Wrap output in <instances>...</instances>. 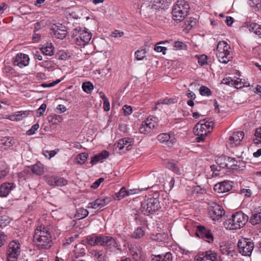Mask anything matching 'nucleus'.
Segmentation results:
<instances>
[{"label":"nucleus","instance_id":"f257e3e1","mask_svg":"<svg viewBox=\"0 0 261 261\" xmlns=\"http://www.w3.org/2000/svg\"><path fill=\"white\" fill-rule=\"evenodd\" d=\"M248 220V216L240 211L235 213L224 222L226 228L230 230L239 229L243 227Z\"/></svg>","mask_w":261,"mask_h":261},{"label":"nucleus","instance_id":"f03ea898","mask_svg":"<svg viewBox=\"0 0 261 261\" xmlns=\"http://www.w3.org/2000/svg\"><path fill=\"white\" fill-rule=\"evenodd\" d=\"M72 41L79 46L86 45L91 40L92 34L86 28L80 27L74 29L70 33Z\"/></svg>","mask_w":261,"mask_h":261},{"label":"nucleus","instance_id":"7ed1b4c3","mask_svg":"<svg viewBox=\"0 0 261 261\" xmlns=\"http://www.w3.org/2000/svg\"><path fill=\"white\" fill-rule=\"evenodd\" d=\"M230 46L225 41H220L217 46L216 55L220 62L226 64L232 59L230 54Z\"/></svg>","mask_w":261,"mask_h":261},{"label":"nucleus","instance_id":"20e7f679","mask_svg":"<svg viewBox=\"0 0 261 261\" xmlns=\"http://www.w3.org/2000/svg\"><path fill=\"white\" fill-rule=\"evenodd\" d=\"M161 208L159 200L158 198H150L141 203V210L144 215L153 214Z\"/></svg>","mask_w":261,"mask_h":261},{"label":"nucleus","instance_id":"39448f33","mask_svg":"<svg viewBox=\"0 0 261 261\" xmlns=\"http://www.w3.org/2000/svg\"><path fill=\"white\" fill-rule=\"evenodd\" d=\"M254 247V242L251 239L242 238L238 243V251L244 256H250Z\"/></svg>","mask_w":261,"mask_h":261},{"label":"nucleus","instance_id":"423d86ee","mask_svg":"<svg viewBox=\"0 0 261 261\" xmlns=\"http://www.w3.org/2000/svg\"><path fill=\"white\" fill-rule=\"evenodd\" d=\"M158 126V118L150 116L143 121L139 128V130L141 134H147L150 133L153 128H156Z\"/></svg>","mask_w":261,"mask_h":261},{"label":"nucleus","instance_id":"0eeeda50","mask_svg":"<svg viewBox=\"0 0 261 261\" xmlns=\"http://www.w3.org/2000/svg\"><path fill=\"white\" fill-rule=\"evenodd\" d=\"M208 211L211 217L213 220H218L225 214L224 209L221 206L214 202L208 203Z\"/></svg>","mask_w":261,"mask_h":261},{"label":"nucleus","instance_id":"6e6552de","mask_svg":"<svg viewBox=\"0 0 261 261\" xmlns=\"http://www.w3.org/2000/svg\"><path fill=\"white\" fill-rule=\"evenodd\" d=\"M20 252V244L14 241L10 242L7 252V261H16Z\"/></svg>","mask_w":261,"mask_h":261},{"label":"nucleus","instance_id":"1a4fd4ad","mask_svg":"<svg viewBox=\"0 0 261 261\" xmlns=\"http://www.w3.org/2000/svg\"><path fill=\"white\" fill-rule=\"evenodd\" d=\"M34 242L36 246L40 249H47L49 248L52 244V238L51 235L43 236L41 238L34 239Z\"/></svg>","mask_w":261,"mask_h":261},{"label":"nucleus","instance_id":"9d476101","mask_svg":"<svg viewBox=\"0 0 261 261\" xmlns=\"http://www.w3.org/2000/svg\"><path fill=\"white\" fill-rule=\"evenodd\" d=\"M148 188H149V187L142 189H133L127 191L125 187H122L118 193H115V200H120L126 196L139 193L143 190H147Z\"/></svg>","mask_w":261,"mask_h":261},{"label":"nucleus","instance_id":"9b49d317","mask_svg":"<svg viewBox=\"0 0 261 261\" xmlns=\"http://www.w3.org/2000/svg\"><path fill=\"white\" fill-rule=\"evenodd\" d=\"M196 235L208 243L212 242L214 240L211 230L203 226L198 225L197 226Z\"/></svg>","mask_w":261,"mask_h":261},{"label":"nucleus","instance_id":"f8f14e48","mask_svg":"<svg viewBox=\"0 0 261 261\" xmlns=\"http://www.w3.org/2000/svg\"><path fill=\"white\" fill-rule=\"evenodd\" d=\"M214 127V123L212 121H205V119L200 120L195 125L194 129L197 130L205 132L206 134L211 133Z\"/></svg>","mask_w":261,"mask_h":261},{"label":"nucleus","instance_id":"ddd939ff","mask_svg":"<svg viewBox=\"0 0 261 261\" xmlns=\"http://www.w3.org/2000/svg\"><path fill=\"white\" fill-rule=\"evenodd\" d=\"M29 57L27 55L19 53L13 58V64L20 68L27 66L29 63Z\"/></svg>","mask_w":261,"mask_h":261},{"label":"nucleus","instance_id":"4468645a","mask_svg":"<svg viewBox=\"0 0 261 261\" xmlns=\"http://www.w3.org/2000/svg\"><path fill=\"white\" fill-rule=\"evenodd\" d=\"M232 182L224 181L214 186V191L218 193H223L230 191L232 188Z\"/></svg>","mask_w":261,"mask_h":261},{"label":"nucleus","instance_id":"2eb2a0df","mask_svg":"<svg viewBox=\"0 0 261 261\" xmlns=\"http://www.w3.org/2000/svg\"><path fill=\"white\" fill-rule=\"evenodd\" d=\"M53 34L55 37L63 39L66 36L67 33L65 30V27L62 25L61 24L58 25H54L51 29Z\"/></svg>","mask_w":261,"mask_h":261},{"label":"nucleus","instance_id":"dca6fc26","mask_svg":"<svg viewBox=\"0 0 261 261\" xmlns=\"http://www.w3.org/2000/svg\"><path fill=\"white\" fill-rule=\"evenodd\" d=\"M244 136V134L243 132L240 131L233 133V134L230 136L227 143L230 147L236 146L240 144V142L243 139Z\"/></svg>","mask_w":261,"mask_h":261},{"label":"nucleus","instance_id":"f3484780","mask_svg":"<svg viewBox=\"0 0 261 261\" xmlns=\"http://www.w3.org/2000/svg\"><path fill=\"white\" fill-rule=\"evenodd\" d=\"M110 202V198L109 197L98 198L94 201L90 202L87 207L94 209H100L108 204Z\"/></svg>","mask_w":261,"mask_h":261},{"label":"nucleus","instance_id":"a211bd4d","mask_svg":"<svg viewBox=\"0 0 261 261\" xmlns=\"http://www.w3.org/2000/svg\"><path fill=\"white\" fill-rule=\"evenodd\" d=\"M157 139L161 143H165L169 146L173 145L176 141L171 133L161 134L157 136Z\"/></svg>","mask_w":261,"mask_h":261},{"label":"nucleus","instance_id":"6ab92c4d","mask_svg":"<svg viewBox=\"0 0 261 261\" xmlns=\"http://www.w3.org/2000/svg\"><path fill=\"white\" fill-rule=\"evenodd\" d=\"M51 235L50 229L48 226L40 225L37 227L34 234V239L41 238L43 236Z\"/></svg>","mask_w":261,"mask_h":261},{"label":"nucleus","instance_id":"aec40b11","mask_svg":"<svg viewBox=\"0 0 261 261\" xmlns=\"http://www.w3.org/2000/svg\"><path fill=\"white\" fill-rule=\"evenodd\" d=\"M114 241V240L112 237L98 235L97 245L108 247L111 249L110 246Z\"/></svg>","mask_w":261,"mask_h":261},{"label":"nucleus","instance_id":"412c9836","mask_svg":"<svg viewBox=\"0 0 261 261\" xmlns=\"http://www.w3.org/2000/svg\"><path fill=\"white\" fill-rule=\"evenodd\" d=\"M15 186L13 183L6 182L0 186V196L6 197Z\"/></svg>","mask_w":261,"mask_h":261},{"label":"nucleus","instance_id":"4be33fe9","mask_svg":"<svg viewBox=\"0 0 261 261\" xmlns=\"http://www.w3.org/2000/svg\"><path fill=\"white\" fill-rule=\"evenodd\" d=\"M109 156V152L106 150H103L100 153L92 156L90 163L92 165H95L98 162H101L102 160L107 158Z\"/></svg>","mask_w":261,"mask_h":261},{"label":"nucleus","instance_id":"5701e85b","mask_svg":"<svg viewBox=\"0 0 261 261\" xmlns=\"http://www.w3.org/2000/svg\"><path fill=\"white\" fill-rule=\"evenodd\" d=\"M172 17L174 20L177 22L182 21L185 17L187 15L188 13H184L182 11L181 12L179 10L178 8L172 9Z\"/></svg>","mask_w":261,"mask_h":261},{"label":"nucleus","instance_id":"b1692460","mask_svg":"<svg viewBox=\"0 0 261 261\" xmlns=\"http://www.w3.org/2000/svg\"><path fill=\"white\" fill-rule=\"evenodd\" d=\"M249 222L253 225H257L261 222V207L258 208L250 217Z\"/></svg>","mask_w":261,"mask_h":261},{"label":"nucleus","instance_id":"393cba45","mask_svg":"<svg viewBox=\"0 0 261 261\" xmlns=\"http://www.w3.org/2000/svg\"><path fill=\"white\" fill-rule=\"evenodd\" d=\"M201 255L203 256V257H205L206 261H218L220 258L215 252L211 250L202 252Z\"/></svg>","mask_w":261,"mask_h":261},{"label":"nucleus","instance_id":"a878e982","mask_svg":"<svg viewBox=\"0 0 261 261\" xmlns=\"http://www.w3.org/2000/svg\"><path fill=\"white\" fill-rule=\"evenodd\" d=\"M173 8H178L181 12L182 11L184 13H188L190 7L189 4L185 0L178 1L173 7Z\"/></svg>","mask_w":261,"mask_h":261},{"label":"nucleus","instance_id":"bb28decb","mask_svg":"<svg viewBox=\"0 0 261 261\" xmlns=\"http://www.w3.org/2000/svg\"><path fill=\"white\" fill-rule=\"evenodd\" d=\"M153 261H172V254L171 252H167L165 254H159L153 255L152 258Z\"/></svg>","mask_w":261,"mask_h":261},{"label":"nucleus","instance_id":"cd10ccee","mask_svg":"<svg viewBox=\"0 0 261 261\" xmlns=\"http://www.w3.org/2000/svg\"><path fill=\"white\" fill-rule=\"evenodd\" d=\"M229 156L227 155H222L217 159V164L219 165V168H226L227 166H229L227 162H229Z\"/></svg>","mask_w":261,"mask_h":261},{"label":"nucleus","instance_id":"c85d7f7f","mask_svg":"<svg viewBox=\"0 0 261 261\" xmlns=\"http://www.w3.org/2000/svg\"><path fill=\"white\" fill-rule=\"evenodd\" d=\"M32 172L36 175H40L44 173V167L40 162H37L31 167Z\"/></svg>","mask_w":261,"mask_h":261},{"label":"nucleus","instance_id":"c756f323","mask_svg":"<svg viewBox=\"0 0 261 261\" xmlns=\"http://www.w3.org/2000/svg\"><path fill=\"white\" fill-rule=\"evenodd\" d=\"M28 114L29 112L27 111L16 112L14 114L11 116L10 119L12 120L20 121L26 117Z\"/></svg>","mask_w":261,"mask_h":261},{"label":"nucleus","instance_id":"7c9ffc66","mask_svg":"<svg viewBox=\"0 0 261 261\" xmlns=\"http://www.w3.org/2000/svg\"><path fill=\"white\" fill-rule=\"evenodd\" d=\"M222 83L224 84L230 86H233L234 85L237 88H240L245 86L244 84L242 85L241 81L240 82H239L238 80L233 81V80H230L229 77L223 79Z\"/></svg>","mask_w":261,"mask_h":261},{"label":"nucleus","instance_id":"2f4dec72","mask_svg":"<svg viewBox=\"0 0 261 261\" xmlns=\"http://www.w3.org/2000/svg\"><path fill=\"white\" fill-rule=\"evenodd\" d=\"M9 172L7 165L5 162H0V179L7 176Z\"/></svg>","mask_w":261,"mask_h":261},{"label":"nucleus","instance_id":"473e14b6","mask_svg":"<svg viewBox=\"0 0 261 261\" xmlns=\"http://www.w3.org/2000/svg\"><path fill=\"white\" fill-rule=\"evenodd\" d=\"M165 163L166 164L167 167L174 172L175 173H176L177 174H178L180 173V170L179 168L177 166L176 164L172 161H170L169 160H165Z\"/></svg>","mask_w":261,"mask_h":261},{"label":"nucleus","instance_id":"72a5a7b5","mask_svg":"<svg viewBox=\"0 0 261 261\" xmlns=\"http://www.w3.org/2000/svg\"><path fill=\"white\" fill-rule=\"evenodd\" d=\"M145 233L144 229L142 227H138L132 234V237L136 239H140L145 235Z\"/></svg>","mask_w":261,"mask_h":261},{"label":"nucleus","instance_id":"f704fd0d","mask_svg":"<svg viewBox=\"0 0 261 261\" xmlns=\"http://www.w3.org/2000/svg\"><path fill=\"white\" fill-rule=\"evenodd\" d=\"M89 212L85 208H79L77 210L75 217L78 219H81L88 216Z\"/></svg>","mask_w":261,"mask_h":261},{"label":"nucleus","instance_id":"c9c22d12","mask_svg":"<svg viewBox=\"0 0 261 261\" xmlns=\"http://www.w3.org/2000/svg\"><path fill=\"white\" fill-rule=\"evenodd\" d=\"M228 161L229 162L227 163L229 165L227 166V169L235 170L240 167V165L238 164V162L235 158L229 157Z\"/></svg>","mask_w":261,"mask_h":261},{"label":"nucleus","instance_id":"e433bc0d","mask_svg":"<svg viewBox=\"0 0 261 261\" xmlns=\"http://www.w3.org/2000/svg\"><path fill=\"white\" fill-rule=\"evenodd\" d=\"M88 157V154L85 152L79 154L75 158V162L78 164H83L85 163Z\"/></svg>","mask_w":261,"mask_h":261},{"label":"nucleus","instance_id":"4c0bfd02","mask_svg":"<svg viewBox=\"0 0 261 261\" xmlns=\"http://www.w3.org/2000/svg\"><path fill=\"white\" fill-rule=\"evenodd\" d=\"M42 53L46 56H51L54 54V49L51 45L42 47L40 48Z\"/></svg>","mask_w":261,"mask_h":261},{"label":"nucleus","instance_id":"58836bf2","mask_svg":"<svg viewBox=\"0 0 261 261\" xmlns=\"http://www.w3.org/2000/svg\"><path fill=\"white\" fill-rule=\"evenodd\" d=\"M141 249L142 248L140 246L136 247L135 248L133 247H129L130 253L134 259L136 260L138 259L139 255L141 252Z\"/></svg>","mask_w":261,"mask_h":261},{"label":"nucleus","instance_id":"ea45409f","mask_svg":"<svg viewBox=\"0 0 261 261\" xmlns=\"http://www.w3.org/2000/svg\"><path fill=\"white\" fill-rule=\"evenodd\" d=\"M93 88V85L90 82H84L82 84V89L87 93H91Z\"/></svg>","mask_w":261,"mask_h":261},{"label":"nucleus","instance_id":"a19ab883","mask_svg":"<svg viewBox=\"0 0 261 261\" xmlns=\"http://www.w3.org/2000/svg\"><path fill=\"white\" fill-rule=\"evenodd\" d=\"M98 235L93 234L87 237L86 240L88 244L91 246H95L97 244Z\"/></svg>","mask_w":261,"mask_h":261},{"label":"nucleus","instance_id":"79ce46f5","mask_svg":"<svg viewBox=\"0 0 261 261\" xmlns=\"http://www.w3.org/2000/svg\"><path fill=\"white\" fill-rule=\"evenodd\" d=\"M75 249L74 251L75 254L78 256H83L86 253V250L83 247V244L76 245L74 247Z\"/></svg>","mask_w":261,"mask_h":261},{"label":"nucleus","instance_id":"37998d69","mask_svg":"<svg viewBox=\"0 0 261 261\" xmlns=\"http://www.w3.org/2000/svg\"><path fill=\"white\" fill-rule=\"evenodd\" d=\"M177 102V99L176 98H166L164 99H161L157 102V105L159 104H165V105H171Z\"/></svg>","mask_w":261,"mask_h":261},{"label":"nucleus","instance_id":"c03bdc74","mask_svg":"<svg viewBox=\"0 0 261 261\" xmlns=\"http://www.w3.org/2000/svg\"><path fill=\"white\" fill-rule=\"evenodd\" d=\"M253 141L255 144H261V127L256 129Z\"/></svg>","mask_w":261,"mask_h":261},{"label":"nucleus","instance_id":"a18cd8bd","mask_svg":"<svg viewBox=\"0 0 261 261\" xmlns=\"http://www.w3.org/2000/svg\"><path fill=\"white\" fill-rule=\"evenodd\" d=\"M194 133L195 135L198 136L196 139L197 142L203 141L205 139V137L207 135L206 134L205 132H203L202 130H197L195 129Z\"/></svg>","mask_w":261,"mask_h":261},{"label":"nucleus","instance_id":"49530a36","mask_svg":"<svg viewBox=\"0 0 261 261\" xmlns=\"http://www.w3.org/2000/svg\"><path fill=\"white\" fill-rule=\"evenodd\" d=\"M47 119L49 122L53 125L57 124L61 121L60 117L56 115L49 116Z\"/></svg>","mask_w":261,"mask_h":261},{"label":"nucleus","instance_id":"de8ad7c7","mask_svg":"<svg viewBox=\"0 0 261 261\" xmlns=\"http://www.w3.org/2000/svg\"><path fill=\"white\" fill-rule=\"evenodd\" d=\"M146 54L145 49L138 50L135 52L136 58L138 60H142L145 57Z\"/></svg>","mask_w":261,"mask_h":261},{"label":"nucleus","instance_id":"09e8293b","mask_svg":"<svg viewBox=\"0 0 261 261\" xmlns=\"http://www.w3.org/2000/svg\"><path fill=\"white\" fill-rule=\"evenodd\" d=\"M10 223L8 216L6 215L0 216V226L4 227L6 226Z\"/></svg>","mask_w":261,"mask_h":261},{"label":"nucleus","instance_id":"8fccbe9b","mask_svg":"<svg viewBox=\"0 0 261 261\" xmlns=\"http://www.w3.org/2000/svg\"><path fill=\"white\" fill-rule=\"evenodd\" d=\"M199 92L201 95L209 96L211 94V90L207 87L202 86L199 89Z\"/></svg>","mask_w":261,"mask_h":261},{"label":"nucleus","instance_id":"3c124183","mask_svg":"<svg viewBox=\"0 0 261 261\" xmlns=\"http://www.w3.org/2000/svg\"><path fill=\"white\" fill-rule=\"evenodd\" d=\"M67 184V180L63 177L56 176V186H63Z\"/></svg>","mask_w":261,"mask_h":261},{"label":"nucleus","instance_id":"603ef678","mask_svg":"<svg viewBox=\"0 0 261 261\" xmlns=\"http://www.w3.org/2000/svg\"><path fill=\"white\" fill-rule=\"evenodd\" d=\"M163 44L162 42H160L156 43L154 49L155 51L158 53H162L163 55H165L166 50H167L166 47L164 46H159V44Z\"/></svg>","mask_w":261,"mask_h":261},{"label":"nucleus","instance_id":"864d4df0","mask_svg":"<svg viewBox=\"0 0 261 261\" xmlns=\"http://www.w3.org/2000/svg\"><path fill=\"white\" fill-rule=\"evenodd\" d=\"M2 143L7 147L12 146L14 143V141L11 137H5L2 140Z\"/></svg>","mask_w":261,"mask_h":261},{"label":"nucleus","instance_id":"5fc2aeb1","mask_svg":"<svg viewBox=\"0 0 261 261\" xmlns=\"http://www.w3.org/2000/svg\"><path fill=\"white\" fill-rule=\"evenodd\" d=\"M197 22V19L193 17H190L187 20L186 22L185 23L186 25H187V27H190L189 29L195 26Z\"/></svg>","mask_w":261,"mask_h":261},{"label":"nucleus","instance_id":"6e6d98bb","mask_svg":"<svg viewBox=\"0 0 261 261\" xmlns=\"http://www.w3.org/2000/svg\"><path fill=\"white\" fill-rule=\"evenodd\" d=\"M198 58V62L199 65L201 66L204 65L205 64H207V57L205 55H201L197 57Z\"/></svg>","mask_w":261,"mask_h":261},{"label":"nucleus","instance_id":"4d7b16f0","mask_svg":"<svg viewBox=\"0 0 261 261\" xmlns=\"http://www.w3.org/2000/svg\"><path fill=\"white\" fill-rule=\"evenodd\" d=\"M39 127V125L38 123L34 124L31 128H30L29 130H28L26 134L27 135L30 136L32 135L35 134V132L38 130V129Z\"/></svg>","mask_w":261,"mask_h":261},{"label":"nucleus","instance_id":"13d9d810","mask_svg":"<svg viewBox=\"0 0 261 261\" xmlns=\"http://www.w3.org/2000/svg\"><path fill=\"white\" fill-rule=\"evenodd\" d=\"M260 5L261 0H249V5L252 8H258Z\"/></svg>","mask_w":261,"mask_h":261},{"label":"nucleus","instance_id":"bf43d9fd","mask_svg":"<svg viewBox=\"0 0 261 261\" xmlns=\"http://www.w3.org/2000/svg\"><path fill=\"white\" fill-rule=\"evenodd\" d=\"M211 170L213 172V176H217L219 175V173L218 172L215 173L216 171L219 172L220 171V169L219 168V165H213L211 166Z\"/></svg>","mask_w":261,"mask_h":261},{"label":"nucleus","instance_id":"052dcab7","mask_svg":"<svg viewBox=\"0 0 261 261\" xmlns=\"http://www.w3.org/2000/svg\"><path fill=\"white\" fill-rule=\"evenodd\" d=\"M122 110L125 115H130L132 113L133 111L132 107L127 105H124Z\"/></svg>","mask_w":261,"mask_h":261},{"label":"nucleus","instance_id":"680f3d73","mask_svg":"<svg viewBox=\"0 0 261 261\" xmlns=\"http://www.w3.org/2000/svg\"><path fill=\"white\" fill-rule=\"evenodd\" d=\"M93 255L96 257L99 261H103L104 260V256L102 254V251H94Z\"/></svg>","mask_w":261,"mask_h":261},{"label":"nucleus","instance_id":"e2e57ef3","mask_svg":"<svg viewBox=\"0 0 261 261\" xmlns=\"http://www.w3.org/2000/svg\"><path fill=\"white\" fill-rule=\"evenodd\" d=\"M258 28L259 24L255 23H251L248 26L249 30L251 32H253L254 34H255V31H256Z\"/></svg>","mask_w":261,"mask_h":261},{"label":"nucleus","instance_id":"0e129e2a","mask_svg":"<svg viewBox=\"0 0 261 261\" xmlns=\"http://www.w3.org/2000/svg\"><path fill=\"white\" fill-rule=\"evenodd\" d=\"M7 236L3 232H0V247L3 246L6 243Z\"/></svg>","mask_w":261,"mask_h":261},{"label":"nucleus","instance_id":"69168bd1","mask_svg":"<svg viewBox=\"0 0 261 261\" xmlns=\"http://www.w3.org/2000/svg\"><path fill=\"white\" fill-rule=\"evenodd\" d=\"M104 180V179L103 178H99L98 179H97L93 183V184L91 186V188L93 189H96L97 188L100 184Z\"/></svg>","mask_w":261,"mask_h":261},{"label":"nucleus","instance_id":"338daca9","mask_svg":"<svg viewBox=\"0 0 261 261\" xmlns=\"http://www.w3.org/2000/svg\"><path fill=\"white\" fill-rule=\"evenodd\" d=\"M186 44L181 41H176L174 43V47L177 49H183L186 47Z\"/></svg>","mask_w":261,"mask_h":261},{"label":"nucleus","instance_id":"774afa93","mask_svg":"<svg viewBox=\"0 0 261 261\" xmlns=\"http://www.w3.org/2000/svg\"><path fill=\"white\" fill-rule=\"evenodd\" d=\"M56 176L48 177L46 179L47 184L50 186L56 185Z\"/></svg>","mask_w":261,"mask_h":261}]
</instances>
